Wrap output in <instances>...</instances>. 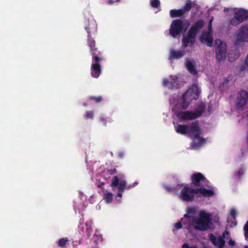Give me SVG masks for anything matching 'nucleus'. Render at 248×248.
I'll list each match as a JSON object with an SVG mask.
<instances>
[{
  "instance_id": "obj_12",
  "label": "nucleus",
  "mask_w": 248,
  "mask_h": 248,
  "mask_svg": "<svg viewBox=\"0 0 248 248\" xmlns=\"http://www.w3.org/2000/svg\"><path fill=\"white\" fill-rule=\"evenodd\" d=\"M93 63L91 67V75L93 78H98L100 74V65L97 62L100 60V58L97 56H94V53H93Z\"/></svg>"
},
{
  "instance_id": "obj_15",
  "label": "nucleus",
  "mask_w": 248,
  "mask_h": 248,
  "mask_svg": "<svg viewBox=\"0 0 248 248\" xmlns=\"http://www.w3.org/2000/svg\"><path fill=\"white\" fill-rule=\"evenodd\" d=\"M185 65L188 71L192 74L196 75L198 73L196 62L190 59H186Z\"/></svg>"
},
{
  "instance_id": "obj_24",
  "label": "nucleus",
  "mask_w": 248,
  "mask_h": 248,
  "mask_svg": "<svg viewBox=\"0 0 248 248\" xmlns=\"http://www.w3.org/2000/svg\"><path fill=\"white\" fill-rule=\"evenodd\" d=\"M91 26L90 28L93 31L96 32L97 31L96 29V24L95 22V21L93 19H92L90 21V24H89V26H86L85 27V29L87 31V32L89 33V28Z\"/></svg>"
},
{
  "instance_id": "obj_3",
  "label": "nucleus",
  "mask_w": 248,
  "mask_h": 248,
  "mask_svg": "<svg viewBox=\"0 0 248 248\" xmlns=\"http://www.w3.org/2000/svg\"><path fill=\"white\" fill-rule=\"evenodd\" d=\"M214 189H207L202 187L200 188L194 189L185 186L181 190L179 198L181 200L186 202H190L194 200V195H198L199 196L209 197L214 195Z\"/></svg>"
},
{
  "instance_id": "obj_30",
  "label": "nucleus",
  "mask_w": 248,
  "mask_h": 248,
  "mask_svg": "<svg viewBox=\"0 0 248 248\" xmlns=\"http://www.w3.org/2000/svg\"><path fill=\"white\" fill-rule=\"evenodd\" d=\"M68 241V239L67 238H62L59 240L58 245L61 247H63Z\"/></svg>"
},
{
  "instance_id": "obj_5",
  "label": "nucleus",
  "mask_w": 248,
  "mask_h": 248,
  "mask_svg": "<svg viewBox=\"0 0 248 248\" xmlns=\"http://www.w3.org/2000/svg\"><path fill=\"white\" fill-rule=\"evenodd\" d=\"M188 132L187 135L193 138V141L191 143L193 148L199 147L204 143V140L199 136L201 131L197 122H195L189 126Z\"/></svg>"
},
{
  "instance_id": "obj_25",
  "label": "nucleus",
  "mask_w": 248,
  "mask_h": 248,
  "mask_svg": "<svg viewBox=\"0 0 248 248\" xmlns=\"http://www.w3.org/2000/svg\"><path fill=\"white\" fill-rule=\"evenodd\" d=\"M88 45L91 48V52L92 54L94 53V56H95V51L96 49L94 48L95 46V41L90 38V36L88 35Z\"/></svg>"
},
{
  "instance_id": "obj_46",
  "label": "nucleus",
  "mask_w": 248,
  "mask_h": 248,
  "mask_svg": "<svg viewBox=\"0 0 248 248\" xmlns=\"http://www.w3.org/2000/svg\"><path fill=\"white\" fill-rule=\"evenodd\" d=\"M114 2V1H111V2H110V3H112V2Z\"/></svg>"
},
{
  "instance_id": "obj_43",
  "label": "nucleus",
  "mask_w": 248,
  "mask_h": 248,
  "mask_svg": "<svg viewBox=\"0 0 248 248\" xmlns=\"http://www.w3.org/2000/svg\"><path fill=\"white\" fill-rule=\"evenodd\" d=\"M119 156H120L121 157H123V155H119Z\"/></svg>"
},
{
  "instance_id": "obj_45",
  "label": "nucleus",
  "mask_w": 248,
  "mask_h": 248,
  "mask_svg": "<svg viewBox=\"0 0 248 248\" xmlns=\"http://www.w3.org/2000/svg\"><path fill=\"white\" fill-rule=\"evenodd\" d=\"M84 106H86V104H84Z\"/></svg>"
},
{
  "instance_id": "obj_9",
  "label": "nucleus",
  "mask_w": 248,
  "mask_h": 248,
  "mask_svg": "<svg viewBox=\"0 0 248 248\" xmlns=\"http://www.w3.org/2000/svg\"><path fill=\"white\" fill-rule=\"evenodd\" d=\"M214 20V17H211L208 23V30L207 31L202 32L201 37L200 40L203 43L207 44L209 46H213V39L212 36V24Z\"/></svg>"
},
{
  "instance_id": "obj_39",
  "label": "nucleus",
  "mask_w": 248,
  "mask_h": 248,
  "mask_svg": "<svg viewBox=\"0 0 248 248\" xmlns=\"http://www.w3.org/2000/svg\"><path fill=\"white\" fill-rule=\"evenodd\" d=\"M182 248H190V247L188 246L187 244H184L182 245Z\"/></svg>"
},
{
  "instance_id": "obj_35",
  "label": "nucleus",
  "mask_w": 248,
  "mask_h": 248,
  "mask_svg": "<svg viewBox=\"0 0 248 248\" xmlns=\"http://www.w3.org/2000/svg\"><path fill=\"white\" fill-rule=\"evenodd\" d=\"M182 225L181 222H178L174 224V228L176 230H179L182 228Z\"/></svg>"
},
{
  "instance_id": "obj_28",
  "label": "nucleus",
  "mask_w": 248,
  "mask_h": 248,
  "mask_svg": "<svg viewBox=\"0 0 248 248\" xmlns=\"http://www.w3.org/2000/svg\"><path fill=\"white\" fill-rule=\"evenodd\" d=\"M192 2L191 1H188L186 2L184 7L181 9L183 11V13L185 14L187 11L190 10L191 7Z\"/></svg>"
},
{
  "instance_id": "obj_23",
  "label": "nucleus",
  "mask_w": 248,
  "mask_h": 248,
  "mask_svg": "<svg viewBox=\"0 0 248 248\" xmlns=\"http://www.w3.org/2000/svg\"><path fill=\"white\" fill-rule=\"evenodd\" d=\"M103 199L106 203H109L112 201L113 194L110 192L106 191L104 194Z\"/></svg>"
},
{
  "instance_id": "obj_38",
  "label": "nucleus",
  "mask_w": 248,
  "mask_h": 248,
  "mask_svg": "<svg viewBox=\"0 0 248 248\" xmlns=\"http://www.w3.org/2000/svg\"><path fill=\"white\" fill-rule=\"evenodd\" d=\"M138 185V183L137 182H134L133 183V184L131 186V185H129L128 186V188H130L131 187H134L135 186H137Z\"/></svg>"
},
{
  "instance_id": "obj_18",
  "label": "nucleus",
  "mask_w": 248,
  "mask_h": 248,
  "mask_svg": "<svg viewBox=\"0 0 248 248\" xmlns=\"http://www.w3.org/2000/svg\"><path fill=\"white\" fill-rule=\"evenodd\" d=\"M235 14L240 19L242 20V22L248 19V11L244 9H238L235 12Z\"/></svg>"
},
{
  "instance_id": "obj_10",
  "label": "nucleus",
  "mask_w": 248,
  "mask_h": 248,
  "mask_svg": "<svg viewBox=\"0 0 248 248\" xmlns=\"http://www.w3.org/2000/svg\"><path fill=\"white\" fill-rule=\"evenodd\" d=\"M124 178L123 175H122L120 178L117 176H114L111 180L110 186L114 189V187H117L120 192H123L126 188V181Z\"/></svg>"
},
{
  "instance_id": "obj_20",
  "label": "nucleus",
  "mask_w": 248,
  "mask_h": 248,
  "mask_svg": "<svg viewBox=\"0 0 248 248\" xmlns=\"http://www.w3.org/2000/svg\"><path fill=\"white\" fill-rule=\"evenodd\" d=\"M86 202L84 201H79L78 199L76 200L74 202V207L75 209H78L79 211V213L81 210H83L85 206Z\"/></svg>"
},
{
  "instance_id": "obj_6",
  "label": "nucleus",
  "mask_w": 248,
  "mask_h": 248,
  "mask_svg": "<svg viewBox=\"0 0 248 248\" xmlns=\"http://www.w3.org/2000/svg\"><path fill=\"white\" fill-rule=\"evenodd\" d=\"M216 59L219 62H223L226 59L227 45L220 39L215 41Z\"/></svg>"
},
{
  "instance_id": "obj_21",
  "label": "nucleus",
  "mask_w": 248,
  "mask_h": 248,
  "mask_svg": "<svg viewBox=\"0 0 248 248\" xmlns=\"http://www.w3.org/2000/svg\"><path fill=\"white\" fill-rule=\"evenodd\" d=\"M170 16L173 18L182 16L184 14L183 11L181 9L179 10H171L170 11Z\"/></svg>"
},
{
  "instance_id": "obj_29",
  "label": "nucleus",
  "mask_w": 248,
  "mask_h": 248,
  "mask_svg": "<svg viewBox=\"0 0 248 248\" xmlns=\"http://www.w3.org/2000/svg\"><path fill=\"white\" fill-rule=\"evenodd\" d=\"M150 3L153 7L157 8L160 5V1L159 0H151Z\"/></svg>"
},
{
  "instance_id": "obj_26",
  "label": "nucleus",
  "mask_w": 248,
  "mask_h": 248,
  "mask_svg": "<svg viewBox=\"0 0 248 248\" xmlns=\"http://www.w3.org/2000/svg\"><path fill=\"white\" fill-rule=\"evenodd\" d=\"M228 60L232 62L238 57V55L233 50H231L228 53Z\"/></svg>"
},
{
  "instance_id": "obj_14",
  "label": "nucleus",
  "mask_w": 248,
  "mask_h": 248,
  "mask_svg": "<svg viewBox=\"0 0 248 248\" xmlns=\"http://www.w3.org/2000/svg\"><path fill=\"white\" fill-rule=\"evenodd\" d=\"M209 238L212 243L216 246L218 247V248H223L225 245V241L223 238L219 236L216 237L213 234H210L209 235Z\"/></svg>"
},
{
  "instance_id": "obj_27",
  "label": "nucleus",
  "mask_w": 248,
  "mask_h": 248,
  "mask_svg": "<svg viewBox=\"0 0 248 248\" xmlns=\"http://www.w3.org/2000/svg\"><path fill=\"white\" fill-rule=\"evenodd\" d=\"M241 22H242V20L240 19L239 17L236 16V15L234 13V16L231 21V25L233 26H236L239 24Z\"/></svg>"
},
{
  "instance_id": "obj_41",
  "label": "nucleus",
  "mask_w": 248,
  "mask_h": 248,
  "mask_svg": "<svg viewBox=\"0 0 248 248\" xmlns=\"http://www.w3.org/2000/svg\"><path fill=\"white\" fill-rule=\"evenodd\" d=\"M102 121L104 122V124L106 125V123L105 122V120L104 119H102Z\"/></svg>"
},
{
  "instance_id": "obj_8",
  "label": "nucleus",
  "mask_w": 248,
  "mask_h": 248,
  "mask_svg": "<svg viewBox=\"0 0 248 248\" xmlns=\"http://www.w3.org/2000/svg\"><path fill=\"white\" fill-rule=\"evenodd\" d=\"M248 42V23L241 26L238 30L234 44L236 46Z\"/></svg>"
},
{
  "instance_id": "obj_17",
  "label": "nucleus",
  "mask_w": 248,
  "mask_h": 248,
  "mask_svg": "<svg viewBox=\"0 0 248 248\" xmlns=\"http://www.w3.org/2000/svg\"><path fill=\"white\" fill-rule=\"evenodd\" d=\"M170 83L167 79H164L163 85L170 89H172L176 87L178 78L176 76H170Z\"/></svg>"
},
{
  "instance_id": "obj_33",
  "label": "nucleus",
  "mask_w": 248,
  "mask_h": 248,
  "mask_svg": "<svg viewBox=\"0 0 248 248\" xmlns=\"http://www.w3.org/2000/svg\"><path fill=\"white\" fill-rule=\"evenodd\" d=\"M180 186H179V185H178V186H177V190H175L174 188H170V187H169V186H165V188L167 190H168V191H170V192H176L178 189H179V188H180Z\"/></svg>"
},
{
  "instance_id": "obj_11",
  "label": "nucleus",
  "mask_w": 248,
  "mask_h": 248,
  "mask_svg": "<svg viewBox=\"0 0 248 248\" xmlns=\"http://www.w3.org/2000/svg\"><path fill=\"white\" fill-rule=\"evenodd\" d=\"M248 101V93L245 91L239 92L237 97L236 107L238 109H243V107L247 104Z\"/></svg>"
},
{
  "instance_id": "obj_2",
  "label": "nucleus",
  "mask_w": 248,
  "mask_h": 248,
  "mask_svg": "<svg viewBox=\"0 0 248 248\" xmlns=\"http://www.w3.org/2000/svg\"><path fill=\"white\" fill-rule=\"evenodd\" d=\"M194 211L193 208H188L187 214H185L184 217L181 219L182 223L186 225L188 229L193 228L196 230L205 231L212 228L214 223L218 222L219 218L217 216H214L204 210L199 211L198 217H194L188 215L193 213Z\"/></svg>"
},
{
  "instance_id": "obj_31",
  "label": "nucleus",
  "mask_w": 248,
  "mask_h": 248,
  "mask_svg": "<svg viewBox=\"0 0 248 248\" xmlns=\"http://www.w3.org/2000/svg\"><path fill=\"white\" fill-rule=\"evenodd\" d=\"M244 231H245V237L246 239H248V221L245 224L244 228Z\"/></svg>"
},
{
  "instance_id": "obj_32",
  "label": "nucleus",
  "mask_w": 248,
  "mask_h": 248,
  "mask_svg": "<svg viewBox=\"0 0 248 248\" xmlns=\"http://www.w3.org/2000/svg\"><path fill=\"white\" fill-rule=\"evenodd\" d=\"M85 116H86V119H93V112L87 111Z\"/></svg>"
},
{
  "instance_id": "obj_1",
  "label": "nucleus",
  "mask_w": 248,
  "mask_h": 248,
  "mask_svg": "<svg viewBox=\"0 0 248 248\" xmlns=\"http://www.w3.org/2000/svg\"><path fill=\"white\" fill-rule=\"evenodd\" d=\"M201 93V90L196 84H193L190 87L183 96L181 104L177 105L172 108L176 116L181 120H191L196 119L200 116L204 111L203 105L202 104L199 109L194 112L189 111L179 112L177 109L178 107L186 109L190 102L193 100H197Z\"/></svg>"
},
{
  "instance_id": "obj_22",
  "label": "nucleus",
  "mask_w": 248,
  "mask_h": 248,
  "mask_svg": "<svg viewBox=\"0 0 248 248\" xmlns=\"http://www.w3.org/2000/svg\"><path fill=\"white\" fill-rule=\"evenodd\" d=\"M222 236L226 240L229 239L228 244L231 246H234L235 245L234 241L232 240L231 238L230 234L228 231H225L222 233Z\"/></svg>"
},
{
  "instance_id": "obj_13",
  "label": "nucleus",
  "mask_w": 248,
  "mask_h": 248,
  "mask_svg": "<svg viewBox=\"0 0 248 248\" xmlns=\"http://www.w3.org/2000/svg\"><path fill=\"white\" fill-rule=\"evenodd\" d=\"M192 183L198 186H207L208 182L206 179L201 173L197 172L191 176Z\"/></svg>"
},
{
  "instance_id": "obj_47",
  "label": "nucleus",
  "mask_w": 248,
  "mask_h": 248,
  "mask_svg": "<svg viewBox=\"0 0 248 248\" xmlns=\"http://www.w3.org/2000/svg\"><path fill=\"white\" fill-rule=\"evenodd\" d=\"M83 197L82 198H84V199H85V197H84V196H83Z\"/></svg>"
},
{
  "instance_id": "obj_44",
  "label": "nucleus",
  "mask_w": 248,
  "mask_h": 248,
  "mask_svg": "<svg viewBox=\"0 0 248 248\" xmlns=\"http://www.w3.org/2000/svg\"><path fill=\"white\" fill-rule=\"evenodd\" d=\"M245 248H248V246H245Z\"/></svg>"
},
{
  "instance_id": "obj_34",
  "label": "nucleus",
  "mask_w": 248,
  "mask_h": 248,
  "mask_svg": "<svg viewBox=\"0 0 248 248\" xmlns=\"http://www.w3.org/2000/svg\"><path fill=\"white\" fill-rule=\"evenodd\" d=\"M90 99L91 100H95L96 102L98 103L102 100V98L100 96H99L98 97H90Z\"/></svg>"
},
{
  "instance_id": "obj_37",
  "label": "nucleus",
  "mask_w": 248,
  "mask_h": 248,
  "mask_svg": "<svg viewBox=\"0 0 248 248\" xmlns=\"http://www.w3.org/2000/svg\"><path fill=\"white\" fill-rule=\"evenodd\" d=\"M244 173V170L242 169H240L237 173V176L238 177H240L242 174H243Z\"/></svg>"
},
{
  "instance_id": "obj_7",
  "label": "nucleus",
  "mask_w": 248,
  "mask_h": 248,
  "mask_svg": "<svg viewBox=\"0 0 248 248\" xmlns=\"http://www.w3.org/2000/svg\"><path fill=\"white\" fill-rule=\"evenodd\" d=\"M188 26L189 23L188 22L183 23L182 21L180 19L173 20L170 25V33L174 38L180 36L184 27L186 26V30Z\"/></svg>"
},
{
  "instance_id": "obj_40",
  "label": "nucleus",
  "mask_w": 248,
  "mask_h": 248,
  "mask_svg": "<svg viewBox=\"0 0 248 248\" xmlns=\"http://www.w3.org/2000/svg\"><path fill=\"white\" fill-rule=\"evenodd\" d=\"M117 196L120 198L122 197V194L121 193H119L117 195Z\"/></svg>"
},
{
  "instance_id": "obj_16",
  "label": "nucleus",
  "mask_w": 248,
  "mask_h": 248,
  "mask_svg": "<svg viewBox=\"0 0 248 248\" xmlns=\"http://www.w3.org/2000/svg\"><path fill=\"white\" fill-rule=\"evenodd\" d=\"M185 54V51L183 50H175L171 49L170 50L169 59H179L183 57Z\"/></svg>"
},
{
  "instance_id": "obj_19",
  "label": "nucleus",
  "mask_w": 248,
  "mask_h": 248,
  "mask_svg": "<svg viewBox=\"0 0 248 248\" xmlns=\"http://www.w3.org/2000/svg\"><path fill=\"white\" fill-rule=\"evenodd\" d=\"M189 126L186 125L179 124L175 126V130L178 133L183 135H187Z\"/></svg>"
},
{
  "instance_id": "obj_4",
  "label": "nucleus",
  "mask_w": 248,
  "mask_h": 248,
  "mask_svg": "<svg viewBox=\"0 0 248 248\" xmlns=\"http://www.w3.org/2000/svg\"><path fill=\"white\" fill-rule=\"evenodd\" d=\"M204 21L200 19L193 24L189 30L187 35L183 37L182 39V46L186 48L188 46L192 45L195 41L197 34L203 28Z\"/></svg>"
},
{
  "instance_id": "obj_42",
  "label": "nucleus",
  "mask_w": 248,
  "mask_h": 248,
  "mask_svg": "<svg viewBox=\"0 0 248 248\" xmlns=\"http://www.w3.org/2000/svg\"><path fill=\"white\" fill-rule=\"evenodd\" d=\"M190 248H198L196 246L190 247Z\"/></svg>"
},
{
  "instance_id": "obj_36",
  "label": "nucleus",
  "mask_w": 248,
  "mask_h": 248,
  "mask_svg": "<svg viewBox=\"0 0 248 248\" xmlns=\"http://www.w3.org/2000/svg\"><path fill=\"white\" fill-rule=\"evenodd\" d=\"M231 216L233 217L234 218L235 217V216H236V211L234 209H232L231 211V213H230Z\"/></svg>"
}]
</instances>
